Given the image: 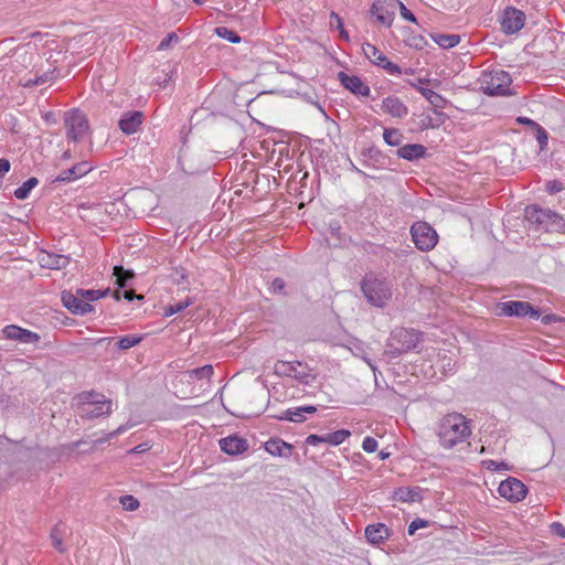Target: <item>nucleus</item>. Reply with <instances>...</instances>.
I'll return each mask as SVG.
<instances>
[{
    "instance_id": "nucleus-1",
    "label": "nucleus",
    "mask_w": 565,
    "mask_h": 565,
    "mask_svg": "<svg viewBox=\"0 0 565 565\" xmlns=\"http://www.w3.org/2000/svg\"><path fill=\"white\" fill-rule=\"evenodd\" d=\"M470 435L469 423L461 414H448L440 422L438 437L441 446L446 449L465 441Z\"/></svg>"
},
{
    "instance_id": "nucleus-2",
    "label": "nucleus",
    "mask_w": 565,
    "mask_h": 565,
    "mask_svg": "<svg viewBox=\"0 0 565 565\" xmlns=\"http://www.w3.org/2000/svg\"><path fill=\"white\" fill-rule=\"evenodd\" d=\"M360 286L367 302L374 307L383 308L392 297V285L374 274H366Z\"/></svg>"
},
{
    "instance_id": "nucleus-3",
    "label": "nucleus",
    "mask_w": 565,
    "mask_h": 565,
    "mask_svg": "<svg viewBox=\"0 0 565 565\" xmlns=\"http://www.w3.org/2000/svg\"><path fill=\"white\" fill-rule=\"evenodd\" d=\"M422 333L414 329L396 328L390 334L385 354L390 358H397L417 348L422 341Z\"/></svg>"
},
{
    "instance_id": "nucleus-4",
    "label": "nucleus",
    "mask_w": 565,
    "mask_h": 565,
    "mask_svg": "<svg viewBox=\"0 0 565 565\" xmlns=\"http://www.w3.org/2000/svg\"><path fill=\"white\" fill-rule=\"evenodd\" d=\"M524 216L531 224L536 225L537 230L550 233H561L565 230L563 217L551 210L532 205L525 209Z\"/></svg>"
},
{
    "instance_id": "nucleus-5",
    "label": "nucleus",
    "mask_w": 565,
    "mask_h": 565,
    "mask_svg": "<svg viewBox=\"0 0 565 565\" xmlns=\"http://www.w3.org/2000/svg\"><path fill=\"white\" fill-rule=\"evenodd\" d=\"M511 76L503 70L483 72L480 77L481 89L489 96H505L510 94Z\"/></svg>"
},
{
    "instance_id": "nucleus-6",
    "label": "nucleus",
    "mask_w": 565,
    "mask_h": 565,
    "mask_svg": "<svg viewBox=\"0 0 565 565\" xmlns=\"http://www.w3.org/2000/svg\"><path fill=\"white\" fill-rule=\"evenodd\" d=\"M274 372L280 376L294 377L299 383L306 385L312 383L316 380V374L312 372V370L299 361H277L274 365Z\"/></svg>"
},
{
    "instance_id": "nucleus-7",
    "label": "nucleus",
    "mask_w": 565,
    "mask_h": 565,
    "mask_svg": "<svg viewBox=\"0 0 565 565\" xmlns=\"http://www.w3.org/2000/svg\"><path fill=\"white\" fill-rule=\"evenodd\" d=\"M415 246L423 252L433 249L438 242L437 232L427 222H416L411 227Z\"/></svg>"
},
{
    "instance_id": "nucleus-8",
    "label": "nucleus",
    "mask_w": 565,
    "mask_h": 565,
    "mask_svg": "<svg viewBox=\"0 0 565 565\" xmlns=\"http://www.w3.org/2000/svg\"><path fill=\"white\" fill-rule=\"evenodd\" d=\"M67 138L78 141L88 132L89 125L86 116L78 109H72L64 115Z\"/></svg>"
},
{
    "instance_id": "nucleus-9",
    "label": "nucleus",
    "mask_w": 565,
    "mask_h": 565,
    "mask_svg": "<svg viewBox=\"0 0 565 565\" xmlns=\"http://www.w3.org/2000/svg\"><path fill=\"white\" fill-rule=\"evenodd\" d=\"M500 315L508 317H525L530 316L533 319L540 318V311L536 310L531 303L520 300H511L499 303Z\"/></svg>"
},
{
    "instance_id": "nucleus-10",
    "label": "nucleus",
    "mask_w": 565,
    "mask_h": 565,
    "mask_svg": "<svg viewBox=\"0 0 565 565\" xmlns=\"http://www.w3.org/2000/svg\"><path fill=\"white\" fill-rule=\"evenodd\" d=\"M524 12L514 7L505 8L500 18L501 30L505 34L518 33L524 26Z\"/></svg>"
},
{
    "instance_id": "nucleus-11",
    "label": "nucleus",
    "mask_w": 565,
    "mask_h": 565,
    "mask_svg": "<svg viewBox=\"0 0 565 565\" xmlns=\"http://www.w3.org/2000/svg\"><path fill=\"white\" fill-rule=\"evenodd\" d=\"M498 492L509 501L518 502L525 498L527 489L519 479L509 477L499 484Z\"/></svg>"
},
{
    "instance_id": "nucleus-12",
    "label": "nucleus",
    "mask_w": 565,
    "mask_h": 565,
    "mask_svg": "<svg viewBox=\"0 0 565 565\" xmlns=\"http://www.w3.org/2000/svg\"><path fill=\"white\" fill-rule=\"evenodd\" d=\"M2 333L6 339L19 341L23 344L36 345L40 342V334L28 329H23L15 324L6 326L2 329Z\"/></svg>"
},
{
    "instance_id": "nucleus-13",
    "label": "nucleus",
    "mask_w": 565,
    "mask_h": 565,
    "mask_svg": "<svg viewBox=\"0 0 565 565\" xmlns=\"http://www.w3.org/2000/svg\"><path fill=\"white\" fill-rule=\"evenodd\" d=\"M62 302L65 308H67L74 315L84 316L93 311L94 307L84 301L77 291L73 294L72 291L64 290L61 295Z\"/></svg>"
},
{
    "instance_id": "nucleus-14",
    "label": "nucleus",
    "mask_w": 565,
    "mask_h": 565,
    "mask_svg": "<svg viewBox=\"0 0 565 565\" xmlns=\"http://www.w3.org/2000/svg\"><path fill=\"white\" fill-rule=\"evenodd\" d=\"M340 83L351 93L360 96H369L370 87L359 76L349 75L344 72L338 74Z\"/></svg>"
},
{
    "instance_id": "nucleus-15",
    "label": "nucleus",
    "mask_w": 565,
    "mask_h": 565,
    "mask_svg": "<svg viewBox=\"0 0 565 565\" xmlns=\"http://www.w3.org/2000/svg\"><path fill=\"white\" fill-rule=\"evenodd\" d=\"M93 167L87 161H82L70 169L63 170L53 182H71L86 175Z\"/></svg>"
},
{
    "instance_id": "nucleus-16",
    "label": "nucleus",
    "mask_w": 565,
    "mask_h": 565,
    "mask_svg": "<svg viewBox=\"0 0 565 565\" xmlns=\"http://www.w3.org/2000/svg\"><path fill=\"white\" fill-rule=\"evenodd\" d=\"M143 114L139 110L128 111L122 115L118 125L125 135L135 134L142 124Z\"/></svg>"
},
{
    "instance_id": "nucleus-17",
    "label": "nucleus",
    "mask_w": 565,
    "mask_h": 565,
    "mask_svg": "<svg viewBox=\"0 0 565 565\" xmlns=\"http://www.w3.org/2000/svg\"><path fill=\"white\" fill-rule=\"evenodd\" d=\"M382 110L395 118H404L408 114L407 106L395 96H388L383 99Z\"/></svg>"
},
{
    "instance_id": "nucleus-18",
    "label": "nucleus",
    "mask_w": 565,
    "mask_h": 565,
    "mask_svg": "<svg viewBox=\"0 0 565 565\" xmlns=\"http://www.w3.org/2000/svg\"><path fill=\"white\" fill-rule=\"evenodd\" d=\"M221 449L228 455H239L247 450L246 439L237 436H228L220 440Z\"/></svg>"
},
{
    "instance_id": "nucleus-19",
    "label": "nucleus",
    "mask_w": 565,
    "mask_h": 565,
    "mask_svg": "<svg viewBox=\"0 0 565 565\" xmlns=\"http://www.w3.org/2000/svg\"><path fill=\"white\" fill-rule=\"evenodd\" d=\"M39 263L44 268L62 269L70 264V257L65 255L42 252L39 255Z\"/></svg>"
},
{
    "instance_id": "nucleus-20",
    "label": "nucleus",
    "mask_w": 565,
    "mask_h": 565,
    "mask_svg": "<svg viewBox=\"0 0 565 565\" xmlns=\"http://www.w3.org/2000/svg\"><path fill=\"white\" fill-rule=\"evenodd\" d=\"M390 0H374L371 7V13L376 17L379 23L391 26L394 20V12L385 7Z\"/></svg>"
},
{
    "instance_id": "nucleus-21",
    "label": "nucleus",
    "mask_w": 565,
    "mask_h": 565,
    "mask_svg": "<svg viewBox=\"0 0 565 565\" xmlns=\"http://www.w3.org/2000/svg\"><path fill=\"white\" fill-rule=\"evenodd\" d=\"M390 536V530L383 523L367 525L365 537L371 544H381Z\"/></svg>"
},
{
    "instance_id": "nucleus-22",
    "label": "nucleus",
    "mask_w": 565,
    "mask_h": 565,
    "mask_svg": "<svg viewBox=\"0 0 565 565\" xmlns=\"http://www.w3.org/2000/svg\"><path fill=\"white\" fill-rule=\"evenodd\" d=\"M291 445L279 438H271L265 444V449L273 456L289 457L291 455Z\"/></svg>"
},
{
    "instance_id": "nucleus-23",
    "label": "nucleus",
    "mask_w": 565,
    "mask_h": 565,
    "mask_svg": "<svg viewBox=\"0 0 565 565\" xmlns=\"http://www.w3.org/2000/svg\"><path fill=\"white\" fill-rule=\"evenodd\" d=\"M425 153L426 148L423 145L418 143L405 145L397 150V156L408 161L423 158Z\"/></svg>"
},
{
    "instance_id": "nucleus-24",
    "label": "nucleus",
    "mask_w": 565,
    "mask_h": 565,
    "mask_svg": "<svg viewBox=\"0 0 565 565\" xmlns=\"http://www.w3.org/2000/svg\"><path fill=\"white\" fill-rule=\"evenodd\" d=\"M394 499L401 502H416L420 500L418 488H398L394 492Z\"/></svg>"
},
{
    "instance_id": "nucleus-25",
    "label": "nucleus",
    "mask_w": 565,
    "mask_h": 565,
    "mask_svg": "<svg viewBox=\"0 0 565 565\" xmlns=\"http://www.w3.org/2000/svg\"><path fill=\"white\" fill-rule=\"evenodd\" d=\"M92 409L84 408V416L88 419L107 416L111 413V401L100 402L99 405H92Z\"/></svg>"
},
{
    "instance_id": "nucleus-26",
    "label": "nucleus",
    "mask_w": 565,
    "mask_h": 565,
    "mask_svg": "<svg viewBox=\"0 0 565 565\" xmlns=\"http://www.w3.org/2000/svg\"><path fill=\"white\" fill-rule=\"evenodd\" d=\"M362 50L364 55L376 66L385 62L386 56L373 44L364 43Z\"/></svg>"
},
{
    "instance_id": "nucleus-27",
    "label": "nucleus",
    "mask_w": 565,
    "mask_h": 565,
    "mask_svg": "<svg viewBox=\"0 0 565 565\" xmlns=\"http://www.w3.org/2000/svg\"><path fill=\"white\" fill-rule=\"evenodd\" d=\"M431 38L443 49H451L460 42L458 34H435Z\"/></svg>"
},
{
    "instance_id": "nucleus-28",
    "label": "nucleus",
    "mask_w": 565,
    "mask_h": 565,
    "mask_svg": "<svg viewBox=\"0 0 565 565\" xmlns=\"http://www.w3.org/2000/svg\"><path fill=\"white\" fill-rule=\"evenodd\" d=\"M38 184L39 180L36 178H29L25 182L22 183L21 186L15 189L14 196L18 200H25L29 196L31 190L34 189Z\"/></svg>"
},
{
    "instance_id": "nucleus-29",
    "label": "nucleus",
    "mask_w": 565,
    "mask_h": 565,
    "mask_svg": "<svg viewBox=\"0 0 565 565\" xmlns=\"http://www.w3.org/2000/svg\"><path fill=\"white\" fill-rule=\"evenodd\" d=\"M420 94L436 108H444L446 100L438 93L429 88L419 87Z\"/></svg>"
},
{
    "instance_id": "nucleus-30",
    "label": "nucleus",
    "mask_w": 565,
    "mask_h": 565,
    "mask_svg": "<svg viewBox=\"0 0 565 565\" xmlns=\"http://www.w3.org/2000/svg\"><path fill=\"white\" fill-rule=\"evenodd\" d=\"M350 435L351 433L348 429H339L324 435V443L338 446L342 444L348 437H350Z\"/></svg>"
},
{
    "instance_id": "nucleus-31",
    "label": "nucleus",
    "mask_w": 565,
    "mask_h": 565,
    "mask_svg": "<svg viewBox=\"0 0 565 565\" xmlns=\"http://www.w3.org/2000/svg\"><path fill=\"white\" fill-rule=\"evenodd\" d=\"M76 291L77 295H79L84 301H87L89 303V301H95L105 297L109 292V288L105 290L76 289Z\"/></svg>"
},
{
    "instance_id": "nucleus-32",
    "label": "nucleus",
    "mask_w": 565,
    "mask_h": 565,
    "mask_svg": "<svg viewBox=\"0 0 565 565\" xmlns=\"http://www.w3.org/2000/svg\"><path fill=\"white\" fill-rule=\"evenodd\" d=\"M114 276H116V285L118 288H125L128 280L134 277V274L130 270L124 269L121 266H115Z\"/></svg>"
},
{
    "instance_id": "nucleus-33",
    "label": "nucleus",
    "mask_w": 565,
    "mask_h": 565,
    "mask_svg": "<svg viewBox=\"0 0 565 565\" xmlns=\"http://www.w3.org/2000/svg\"><path fill=\"white\" fill-rule=\"evenodd\" d=\"M383 138L388 146L396 147L402 142V134L398 129L386 128L383 132Z\"/></svg>"
},
{
    "instance_id": "nucleus-34",
    "label": "nucleus",
    "mask_w": 565,
    "mask_h": 565,
    "mask_svg": "<svg viewBox=\"0 0 565 565\" xmlns=\"http://www.w3.org/2000/svg\"><path fill=\"white\" fill-rule=\"evenodd\" d=\"M214 32L218 38L224 39L231 43L236 44L241 42V36L233 30L227 29L226 26H217L215 28Z\"/></svg>"
},
{
    "instance_id": "nucleus-35",
    "label": "nucleus",
    "mask_w": 565,
    "mask_h": 565,
    "mask_svg": "<svg viewBox=\"0 0 565 565\" xmlns=\"http://www.w3.org/2000/svg\"><path fill=\"white\" fill-rule=\"evenodd\" d=\"M62 532L60 530V525H55L52 531H51V541H52V545L53 547L60 552V553H65L66 552V547L65 545L63 544V537H62Z\"/></svg>"
},
{
    "instance_id": "nucleus-36",
    "label": "nucleus",
    "mask_w": 565,
    "mask_h": 565,
    "mask_svg": "<svg viewBox=\"0 0 565 565\" xmlns=\"http://www.w3.org/2000/svg\"><path fill=\"white\" fill-rule=\"evenodd\" d=\"M213 375V366L211 364H206L201 367L193 369L189 371L190 379L201 380L206 379L210 380Z\"/></svg>"
},
{
    "instance_id": "nucleus-37",
    "label": "nucleus",
    "mask_w": 565,
    "mask_h": 565,
    "mask_svg": "<svg viewBox=\"0 0 565 565\" xmlns=\"http://www.w3.org/2000/svg\"><path fill=\"white\" fill-rule=\"evenodd\" d=\"M192 303L191 298H186L183 301H179L172 305H169L164 308V316L170 317L172 315L179 313L183 311L185 308H188Z\"/></svg>"
},
{
    "instance_id": "nucleus-38",
    "label": "nucleus",
    "mask_w": 565,
    "mask_h": 565,
    "mask_svg": "<svg viewBox=\"0 0 565 565\" xmlns=\"http://www.w3.org/2000/svg\"><path fill=\"white\" fill-rule=\"evenodd\" d=\"M278 419H286L294 423H302L306 417L303 412H298V407L295 409H287L280 416H276Z\"/></svg>"
},
{
    "instance_id": "nucleus-39",
    "label": "nucleus",
    "mask_w": 565,
    "mask_h": 565,
    "mask_svg": "<svg viewBox=\"0 0 565 565\" xmlns=\"http://www.w3.org/2000/svg\"><path fill=\"white\" fill-rule=\"evenodd\" d=\"M141 340H142V338L138 337V335H126V337L120 338L117 341V348L119 350H128V349L139 344Z\"/></svg>"
},
{
    "instance_id": "nucleus-40",
    "label": "nucleus",
    "mask_w": 565,
    "mask_h": 565,
    "mask_svg": "<svg viewBox=\"0 0 565 565\" xmlns=\"http://www.w3.org/2000/svg\"><path fill=\"white\" fill-rule=\"evenodd\" d=\"M388 4L392 9L399 8L401 15L411 22H416V17L405 7V4L399 0H390Z\"/></svg>"
},
{
    "instance_id": "nucleus-41",
    "label": "nucleus",
    "mask_w": 565,
    "mask_h": 565,
    "mask_svg": "<svg viewBox=\"0 0 565 565\" xmlns=\"http://www.w3.org/2000/svg\"><path fill=\"white\" fill-rule=\"evenodd\" d=\"M53 78V72H46L42 75L35 76L34 78H30L25 81L22 85L24 87H33L38 85L45 84L46 82L51 81Z\"/></svg>"
},
{
    "instance_id": "nucleus-42",
    "label": "nucleus",
    "mask_w": 565,
    "mask_h": 565,
    "mask_svg": "<svg viewBox=\"0 0 565 565\" xmlns=\"http://www.w3.org/2000/svg\"><path fill=\"white\" fill-rule=\"evenodd\" d=\"M119 501L126 511H135L140 505L139 501L130 494L120 497Z\"/></svg>"
},
{
    "instance_id": "nucleus-43",
    "label": "nucleus",
    "mask_w": 565,
    "mask_h": 565,
    "mask_svg": "<svg viewBox=\"0 0 565 565\" xmlns=\"http://www.w3.org/2000/svg\"><path fill=\"white\" fill-rule=\"evenodd\" d=\"M179 38L177 33L171 32L169 33L158 45L159 51H164L170 47L172 43L178 42Z\"/></svg>"
},
{
    "instance_id": "nucleus-44",
    "label": "nucleus",
    "mask_w": 565,
    "mask_h": 565,
    "mask_svg": "<svg viewBox=\"0 0 565 565\" xmlns=\"http://www.w3.org/2000/svg\"><path fill=\"white\" fill-rule=\"evenodd\" d=\"M535 129H536V140L540 143V149L543 150L547 145V140H548L547 132L540 125Z\"/></svg>"
},
{
    "instance_id": "nucleus-45",
    "label": "nucleus",
    "mask_w": 565,
    "mask_h": 565,
    "mask_svg": "<svg viewBox=\"0 0 565 565\" xmlns=\"http://www.w3.org/2000/svg\"><path fill=\"white\" fill-rule=\"evenodd\" d=\"M377 440L373 437H365L362 443V448L366 452H374L377 449Z\"/></svg>"
},
{
    "instance_id": "nucleus-46",
    "label": "nucleus",
    "mask_w": 565,
    "mask_h": 565,
    "mask_svg": "<svg viewBox=\"0 0 565 565\" xmlns=\"http://www.w3.org/2000/svg\"><path fill=\"white\" fill-rule=\"evenodd\" d=\"M380 67L384 68L388 74H402V68L395 64L388 61V58H385V62L380 65Z\"/></svg>"
},
{
    "instance_id": "nucleus-47",
    "label": "nucleus",
    "mask_w": 565,
    "mask_h": 565,
    "mask_svg": "<svg viewBox=\"0 0 565 565\" xmlns=\"http://www.w3.org/2000/svg\"><path fill=\"white\" fill-rule=\"evenodd\" d=\"M104 395L90 392L86 397V404L88 405H99L100 402H107Z\"/></svg>"
},
{
    "instance_id": "nucleus-48",
    "label": "nucleus",
    "mask_w": 565,
    "mask_h": 565,
    "mask_svg": "<svg viewBox=\"0 0 565 565\" xmlns=\"http://www.w3.org/2000/svg\"><path fill=\"white\" fill-rule=\"evenodd\" d=\"M428 522L423 519H416L408 525V534L413 535L418 529L426 527Z\"/></svg>"
},
{
    "instance_id": "nucleus-49",
    "label": "nucleus",
    "mask_w": 565,
    "mask_h": 565,
    "mask_svg": "<svg viewBox=\"0 0 565 565\" xmlns=\"http://www.w3.org/2000/svg\"><path fill=\"white\" fill-rule=\"evenodd\" d=\"M487 468L490 469V470H493V471H499V470H509L510 467L508 463L505 462H497L494 460H488L484 462Z\"/></svg>"
},
{
    "instance_id": "nucleus-50",
    "label": "nucleus",
    "mask_w": 565,
    "mask_h": 565,
    "mask_svg": "<svg viewBox=\"0 0 565 565\" xmlns=\"http://www.w3.org/2000/svg\"><path fill=\"white\" fill-rule=\"evenodd\" d=\"M408 45L422 50L426 45V40L420 35L412 36L408 40Z\"/></svg>"
},
{
    "instance_id": "nucleus-51",
    "label": "nucleus",
    "mask_w": 565,
    "mask_h": 565,
    "mask_svg": "<svg viewBox=\"0 0 565 565\" xmlns=\"http://www.w3.org/2000/svg\"><path fill=\"white\" fill-rule=\"evenodd\" d=\"M546 190L551 193H558L563 190V184L559 181L553 180L546 183Z\"/></svg>"
},
{
    "instance_id": "nucleus-52",
    "label": "nucleus",
    "mask_w": 565,
    "mask_h": 565,
    "mask_svg": "<svg viewBox=\"0 0 565 565\" xmlns=\"http://www.w3.org/2000/svg\"><path fill=\"white\" fill-rule=\"evenodd\" d=\"M125 426H120L118 427L117 429H115L114 431L109 433L106 435V437L102 438V439H98L96 440V444H100V443H105V441H108L110 440L111 438H114L115 436L121 434L125 431Z\"/></svg>"
},
{
    "instance_id": "nucleus-53",
    "label": "nucleus",
    "mask_w": 565,
    "mask_h": 565,
    "mask_svg": "<svg viewBox=\"0 0 565 565\" xmlns=\"http://www.w3.org/2000/svg\"><path fill=\"white\" fill-rule=\"evenodd\" d=\"M320 443H324V435L323 436H319V435H309L307 438H306V444L308 445H311V446H316Z\"/></svg>"
},
{
    "instance_id": "nucleus-54",
    "label": "nucleus",
    "mask_w": 565,
    "mask_h": 565,
    "mask_svg": "<svg viewBox=\"0 0 565 565\" xmlns=\"http://www.w3.org/2000/svg\"><path fill=\"white\" fill-rule=\"evenodd\" d=\"M285 288V281L281 278H275L271 282V289L274 292H282Z\"/></svg>"
},
{
    "instance_id": "nucleus-55",
    "label": "nucleus",
    "mask_w": 565,
    "mask_h": 565,
    "mask_svg": "<svg viewBox=\"0 0 565 565\" xmlns=\"http://www.w3.org/2000/svg\"><path fill=\"white\" fill-rule=\"evenodd\" d=\"M10 167L11 164L8 159L0 158V179H2L4 174L10 171Z\"/></svg>"
},
{
    "instance_id": "nucleus-56",
    "label": "nucleus",
    "mask_w": 565,
    "mask_h": 565,
    "mask_svg": "<svg viewBox=\"0 0 565 565\" xmlns=\"http://www.w3.org/2000/svg\"><path fill=\"white\" fill-rule=\"evenodd\" d=\"M122 298H125L128 301H132L134 299H142L143 297L141 295H136L134 290H125L122 292Z\"/></svg>"
},
{
    "instance_id": "nucleus-57",
    "label": "nucleus",
    "mask_w": 565,
    "mask_h": 565,
    "mask_svg": "<svg viewBox=\"0 0 565 565\" xmlns=\"http://www.w3.org/2000/svg\"><path fill=\"white\" fill-rule=\"evenodd\" d=\"M516 121L522 125L530 126L532 128L539 127V124L527 117H518Z\"/></svg>"
},
{
    "instance_id": "nucleus-58",
    "label": "nucleus",
    "mask_w": 565,
    "mask_h": 565,
    "mask_svg": "<svg viewBox=\"0 0 565 565\" xmlns=\"http://www.w3.org/2000/svg\"><path fill=\"white\" fill-rule=\"evenodd\" d=\"M552 529H553V530H554V532H555L556 534H558L561 537H565V529H564V526H563L561 523H557V522L553 523V524H552Z\"/></svg>"
},
{
    "instance_id": "nucleus-59",
    "label": "nucleus",
    "mask_w": 565,
    "mask_h": 565,
    "mask_svg": "<svg viewBox=\"0 0 565 565\" xmlns=\"http://www.w3.org/2000/svg\"><path fill=\"white\" fill-rule=\"evenodd\" d=\"M557 320H558V318L555 315H545L541 319L543 324H551Z\"/></svg>"
},
{
    "instance_id": "nucleus-60",
    "label": "nucleus",
    "mask_w": 565,
    "mask_h": 565,
    "mask_svg": "<svg viewBox=\"0 0 565 565\" xmlns=\"http://www.w3.org/2000/svg\"><path fill=\"white\" fill-rule=\"evenodd\" d=\"M377 154H379V151L376 149H374V148L364 149L362 151V156L364 158H367V157L369 158H373L374 156H377Z\"/></svg>"
},
{
    "instance_id": "nucleus-61",
    "label": "nucleus",
    "mask_w": 565,
    "mask_h": 565,
    "mask_svg": "<svg viewBox=\"0 0 565 565\" xmlns=\"http://www.w3.org/2000/svg\"><path fill=\"white\" fill-rule=\"evenodd\" d=\"M333 21L335 22L338 29L343 28L342 19L334 12L331 13V24H333Z\"/></svg>"
},
{
    "instance_id": "nucleus-62",
    "label": "nucleus",
    "mask_w": 565,
    "mask_h": 565,
    "mask_svg": "<svg viewBox=\"0 0 565 565\" xmlns=\"http://www.w3.org/2000/svg\"><path fill=\"white\" fill-rule=\"evenodd\" d=\"M317 408L315 406H302V407H298V412H303V413H307V414H313L316 413Z\"/></svg>"
},
{
    "instance_id": "nucleus-63",
    "label": "nucleus",
    "mask_w": 565,
    "mask_h": 565,
    "mask_svg": "<svg viewBox=\"0 0 565 565\" xmlns=\"http://www.w3.org/2000/svg\"><path fill=\"white\" fill-rule=\"evenodd\" d=\"M111 339L110 338H100V339H97L95 340L94 342H92L93 345H99L104 342H108L110 343Z\"/></svg>"
},
{
    "instance_id": "nucleus-64",
    "label": "nucleus",
    "mask_w": 565,
    "mask_h": 565,
    "mask_svg": "<svg viewBox=\"0 0 565 565\" xmlns=\"http://www.w3.org/2000/svg\"><path fill=\"white\" fill-rule=\"evenodd\" d=\"M339 30H340L341 38L348 41L349 40L348 32L343 28H341Z\"/></svg>"
}]
</instances>
